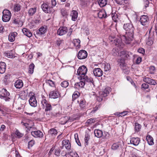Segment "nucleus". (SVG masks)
<instances>
[{
  "label": "nucleus",
  "instance_id": "nucleus-13",
  "mask_svg": "<svg viewBox=\"0 0 157 157\" xmlns=\"http://www.w3.org/2000/svg\"><path fill=\"white\" fill-rule=\"evenodd\" d=\"M149 20L148 17L147 15L141 16L140 18L141 24L143 25H145L147 23Z\"/></svg>",
  "mask_w": 157,
  "mask_h": 157
},
{
  "label": "nucleus",
  "instance_id": "nucleus-21",
  "mask_svg": "<svg viewBox=\"0 0 157 157\" xmlns=\"http://www.w3.org/2000/svg\"><path fill=\"white\" fill-rule=\"evenodd\" d=\"M17 35V33L16 32H14L10 33L8 37L9 40L11 42L14 41L15 40V37Z\"/></svg>",
  "mask_w": 157,
  "mask_h": 157
},
{
  "label": "nucleus",
  "instance_id": "nucleus-29",
  "mask_svg": "<svg viewBox=\"0 0 157 157\" xmlns=\"http://www.w3.org/2000/svg\"><path fill=\"white\" fill-rule=\"evenodd\" d=\"M78 13L76 10H73L71 12V15L72 17V19L73 21H75L78 17Z\"/></svg>",
  "mask_w": 157,
  "mask_h": 157
},
{
  "label": "nucleus",
  "instance_id": "nucleus-55",
  "mask_svg": "<svg viewBox=\"0 0 157 157\" xmlns=\"http://www.w3.org/2000/svg\"><path fill=\"white\" fill-rule=\"evenodd\" d=\"M35 144V141L33 140H31L29 142L28 148H29L32 147Z\"/></svg>",
  "mask_w": 157,
  "mask_h": 157
},
{
  "label": "nucleus",
  "instance_id": "nucleus-6",
  "mask_svg": "<svg viewBox=\"0 0 157 157\" xmlns=\"http://www.w3.org/2000/svg\"><path fill=\"white\" fill-rule=\"evenodd\" d=\"M10 94L6 89H2L0 91V98L2 99H4L6 101L9 100L10 98L7 97L9 96Z\"/></svg>",
  "mask_w": 157,
  "mask_h": 157
},
{
  "label": "nucleus",
  "instance_id": "nucleus-59",
  "mask_svg": "<svg viewBox=\"0 0 157 157\" xmlns=\"http://www.w3.org/2000/svg\"><path fill=\"white\" fill-rule=\"evenodd\" d=\"M85 104V102L83 100H81L80 101V102L79 103V105L80 107L82 109H83L84 108L85 106L84 105Z\"/></svg>",
  "mask_w": 157,
  "mask_h": 157
},
{
  "label": "nucleus",
  "instance_id": "nucleus-48",
  "mask_svg": "<svg viewBox=\"0 0 157 157\" xmlns=\"http://www.w3.org/2000/svg\"><path fill=\"white\" fill-rule=\"evenodd\" d=\"M61 13L63 17H67L68 15L67 11L64 9H62L61 10Z\"/></svg>",
  "mask_w": 157,
  "mask_h": 157
},
{
  "label": "nucleus",
  "instance_id": "nucleus-27",
  "mask_svg": "<svg viewBox=\"0 0 157 157\" xmlns=\"http://www.w3.org/2000/svg\"><path fill=\"white\" fill-rule=\"evenodd\" d=\"M22 31L24 34L27 37H30L32 36V34L28 29L24 28L22 29Z\"/></svg>",
  "mask_w": 157,
  "mask_h": 157
},
{
  "label": "nucleus",
  "instance_id": "nucleus-23",
  "mask_svg": "<svg viewBox=\"0 0 157 157\" xmlns=\"http://www.w3.org/2000/svg\"><path fill=\"white\" fill-rule=\"evenodd\" d=\"M98 17L101 19L105 18L107 15L105 10H103L100 11L98 13Z\"/></svg>",
  "mask_w": 157,
  "mask_h": 157
},
{
  "label": "nucleus",
  "instance_id": "nucleus-1",
  "mask_svg": "<svg viewBox=\"0 0 157 157\" xmlns=\"http://www.w3.org/2000/svg\"><path fill=\"white\" fill-rule=\"evenodd\" d=\"M87 71V68L84 65L79 67L77 70V74L79 76L78 77V78L87 81L88 77L86 75Z\"/></svg>",
  "mask_w": 157,
  "mask_h": 157
},
{
  "label": "nucleus",
  "instance_id": "nucleus-58",
  "mask_svg": "<svg viewBox=\"0 0 157 157\" xmlns=\"http://www.w3.org/2000/svg\"><path fill=\"white\" fill-rule=\"evenodd\" d=\"M144 6L145 8L148 7L149 4H150L149 1L147 0H144Z\"/></svg>",
  "mask_w": 157,
  "mask_h": 157
},
{
  "label": "nucleus",
  "instance_id": "nucleus-53",
  "mask_svg": "<svg viewBox=\"0 0 157 157\" xmlns=\"http://www.w3.org/2000/svg\"><path fill=\"white\" fill-rule=\"evenodd\" d=\"M76 135H75V141L77 143V144L79 146H81V145L80 142L78 138V135L77 134V136H76Z\"/></svg>",
  "mask_w": 157,
  "mask_h": 157
},
{
  "label": "nucleus",
  "instance_id": "nucleus-18",
  "mask_svg": "<svg viewBox=\"0 0 157 157\" xmlns=\"http://www.w3.org/2000/svg\"><path fill=\"white\" fill-rule=\"evenodd\" d=\"M144 81L146 82L147 83L149 84L155 85L156 84V82L153 79H151L150 78L148 77H146L143 79Z\"/></svg>",
  "mask_w": 157,
  "mask_h": 157
},
{
  "label": "nucleus",
  "instance_id": "nucleus-61",
  "mask_svg": "<svg viewBox=\"0 0 157 157\" xmlns=\"http://www.w3.org/2000/svg\"><path fill=\"white\" fill-rule=\"evenodd\" d=\"M138 52L141 54H144L145 53V50H144L142 48H139L138 50Z\"/></svg>",
  "mask_w": 157,
  "mask_h": 157
},
{
  "label": "nucleus",
  "instance_id": "nucleus-25",
  "mask_svg": "<svg viewBox=\"0 0 157 157\" xmlns=\"http://www.w3.org/2000/svg\"><path fill=\"white\" fill-rule=\"evenodd\" d=\"M147 141L148 144L150 145H152L154 144L153 137L149 135H147L146 137Z\"/></svg>",
  "mask_w": 157,
  "mask_h": 157
},
{
  "label": "nucleus",
  "instance_id": "nucleus-32",
  "mask_svg": "<svg viewBox=\"0 0 157 157\" xmlns=\"http://www.w3.org/2000/svg\"><path fill=\"white\" fill-rule=\"evenodd\" d=\"M36 8L35 7L30 8L28 11V14L29 16H33L36 12Z\"/></svg>",
  "mask_w": 157,
  "mask_h": 157
},
{
  "label": "nucleus",
  "instance_id": "nucleus-57",
  "mask_svg": "<svg viewBox=\"0 0 157 157\" xmlns=\"http://www.w3.org/2000/svg\"><path fill=\"white\" fill-rule=\"evenodd\" d=\"M63 44V40L59 39L56 41V44L58 46H60Z\"/></svg>",
  "mask_w": 157,
  "mask_h": 157
},
{
  "label": "nucleus",
  "instance_id": "nucleus-36",
  "mask_svg": "<svg viewBox=\"0 0 157 157\" xmlns=\"http://www.w3.org/2000/svg\"><path fill=\"white\" fill-rule=\"evenodd\" d=\"M98 3L101 7H103L107 4V0H99Z\"/></svg>",
  "mask_w": 157,
  "mask_h": 157
},
{
  "label": "nucleus",
  "instance_id": "nucleus-22",
  "mask_svg": "<svg viewBox=\"0 0 157 157\" xmlns=\"http://www.w3.org/2000/svg\"><path fill=\"white\" fill-rule=\"evenodd\" d=\"M22 81L20 79L17 80L15 83L14 86L16 88H21L23 86Z\"/></svg>",
  "mask_w": 157,
  "mask_h": 157
},
{
  "label": "nucleus",
  "instance_id": "nucleus-26",
  "mask_svg": "<svg viewBox=\"0 0 157 157\" xmlns=\"http://www.w3.org/2000/svg\"><path fill=\"white\" fill-rule=\"evenodd\" d=\"M82 81H80L79 82L76 83L75 84V88H82L84 87L85 85V82L84 81H85L84 80H82Z\"/></svg>",
  "mask_w": 157,
  "mask_h": 157
},
{
  "label": "nucleus",
  "instance_id": "nucleus-64",
  "mask_svg": "<svg viewBox=\"0 0 157 157\" xmlns=\"http://www.w3.org/2000/svg\"><path fill=\"white\" fill-rule=\"evenodd\" d=\"M142 58L141 57H138L136 60V63L137 64H139L141 61Z\"/></svg>",
  "mask_w": 157,
  "mask_h": 157
},
{
  "label": "nucleus",
  "instance_id": "nucleus-12",
  "mask_svg": "<svg viewBox=\"0 0 157 157\" xmlns=\"http://www.w3.org/2000/svg\"><path fill=\"white\" fill-rule=\"evenodd\" d=\"M93 72L95 76L100 77L103 75V72L100 68H95L94 69Z\"/></svg>",
  "mask_w": 157,
  "mask_h": 157
},
{
  "label": "nucleus",
  "instance_id": "nucleus-54",
  "mask_svg": "<svg viewBox=\"0 0 157 157\" xmlns=\"http://www.w3.org/2000/svg\"><path fill=\"white\" fill-rule=\"evenodd\" d=\"M10 75L9 74H8L5 76L4 78V81L6 82H8L9 81V79L10 78Z\"/></svg>",
  "mask_w": 157,
  "mask_h": 157
},
{
  "label": "nucleus",
  "instance_id": "nucleus-30",
  "mask_svg": "<svg viewBox=\"0 0 157 157\" xmlns=\"http://www.w3.org/2000/svg\"><path fill=\"white\" fill-rule=\"evenodd\" d=\"M94 133L96 137L98 138L101 137L103 135L102 131L99 129H96L94 131Z\"/></svg>",
  "mask_w": 157,
  "mask_h": 157
},
{
  "label": "nucleus",
  "instance_id": "nucleus-38",
  "mask_svg": "<svg viewBox=\"0 0 157 157\" xmlns=\"http://www.w3.org/2000/svg\"><path fill=\"white\" fill-rule=\"evenodd\" d=\"M96 120V118H90L87 121L86 123L88 125H90L95 122Z\"/></svg>",
  "mask_w": 157,
  "mask_h": 157
},
{
  "label": "nucleus",
  "instance_id": "nucleus-47",
  "mask_svg": "<svg viewBox=\"0 0 157 157\" xmlns=\"http://www.w3.org/2000/svg\"><path fill=\"white\" fill-rule=\"evenodd\" d=\"M141 127V125L138 123H136L135 125V129L136 131L138 132Z\"/></svg>",
  "mask_w": 157,
  "mask_h": 157
},
{
  "label": "nucleus",
  "instance_id": "nucleus-7",
  "mask_svg": "<svg viewBox=\"0 0 157 157\" xmlns=\"http://www.w3.org/2000/svg\"><path fill=\"white\" fill-rule=\"evenodd\" d=\"M71 147V144L69 140H64L62 141V145L60 147V148L61 150H62L64 147H65L67 150H69L70 149Z\"/></svg>",
  "mask_w": 157,
  "mask_h": 157
},
{
  "label": "nucleus",
  "instance_id": "nucleus-34",
  "mask_svg": "<svg viewBox=\"0 0 157 157\" xmlns=\"http://www.w3.org/2000/svg\"><path fill=\"white\" fill-rule=\"evenodd\" d=\"M113 41V43L115 44L116 46L119 47L121 46V40L120 39L116 38L114 40H111V41Z\"/></svg>",
  "mask_w": 157,
  "mask_h": 157
},
{
  "label": "nucleus",
  "instance_id": "nucleus-24",
  "mask_svg": "<svg viewBox=\"0 0 157 157\" xmlns=\"http://www.w3.org/2000/svg\"><path fill=\"white\" fill-rule=\"evenodd\" d=\"M6 63L3 62L0 63V73H4L6 70Z\"/></svg>",
  "mask_w": 157,
  "mask_h": 157
},
{
  "label": "nucleus",
  "instance_id": "nucleus-31",
  "mask_svg": "<svg viewBox=\"0 0 157 157\" xmlns=\"http://www.w3.org/2000/svg\"><path fill=\"white\" fill-rule=\"evenodd\" d=\"M149 33H150V35L147 40V44L148 45H151L153 44L154 38L153 35L151 36L150 31H149Z\"/></svg>",
  "mask_w": 157,
  "mask_h": 157
},
{
  "label": "nucleus",
  "instance_id": "nucleus-37",
  "mask_svg": "<svg viewBox=\"0 0 157 157\" xmlns=\"http://www.w3.org/2000/svg\"><path fill=\"white\" fill-rule=\"evenodd\" d=\"M34 67L35 65L33 63H32L29 65V73L31 74L33 73Z\"/></svg>",
  "mask_w": 157,
  "mask_h": 157
},
{
  "label": "nucleus",
  "instance_id": "nucleus-39",
  "mask_svg": "<svg viewBox=\"0 0 157 157\" xmlns=\"http://www.w3.org/2000/svg\"><path fill=\"white\" fill-rule=\"evenodd\" d=\"M128 113V111H124L121 112H117L116 113V115H119V117L124 116L126 115Z\"/></svg>",
  "mask_w": 157,
  "mask_h": 157
},
{
  "label": "nucleus",
  "instance_id": "nucleus-56",
  "mask_svg": "<svg viewBox=\"0 0 157 157\" xmlns=\"http://www.w3.org/2000/svg\"><path fill=\"white\" fill-rule=\"evenodd\" d=\"M40 32L41 33V34H44L46 31V29L44 27H42L39 29Z\"/></svg>",
  "mask_w": 157,
  "mask_h": 157
},
{
  "label": "nucleus",
  "instance_id": "nucleus-50",
  "mask_svg": "<svg viewBox=\"0 0 157 157\" xmlns=\"http://www.w3.org/2000/svg\"><path fill=\"white\" fill-rule=\"evenodd\" d=\"M69 85V83L68 82L66 81H63L61 84V86L63 88H66Z\"/></svg>",
  "mask_w": 157,
  "mask_h": 157
},
{
  "label": "nucleus",
  "instance_id": "nucleus-10",
  "mask_svg": "<svg viewBox=\"0 0 157 157\" xmlns=\"http://www.w3.org/2000/svg\"><path fill=\"white\" fill-rule=\"evenodd\" d=\"M29 103L32 107H35L37 106V102L34 95H33L30 97L29 100Z\"/></svg>",
  "mask_w": 157,
  "mask_h": 157
},
{
  "label": "nucleus",
  "instance_id": "nucleus-46",
  "mask_svg": "<svg viewBox=\"0 0 157 157\" xmlns=\"http://www.w3.org/2000/svg\"><path fill=\"white\" fill-rule=\"evenodd\" d=\"M61 149L59 148H56L54 150L55 155L58 156H59L60 155V152H61Z\"/></svg>",
  "mask_w": 157,
  "mask_h": 157
},
{
  "label": "nucleus",
  "instance_id": "nucleus-15",
  "mask_svg": "<svg viewBox=\"0 0 157 157\" xmlns=\"http://www.w3.org/2000/svg\"><path fill=\"white\" fill-rule=\"evenodd\" d=\"M50 97L52 98H56L60 96V94L59 92L56 90L51 92L49 94Z\"/></svg>",
  "mask_w": 157,
  "mask_h": 157
},
{
  "label": "nucleus",
  "instance_id": "nucleus-45",
  "mask_svg": "<svg viewBox=\"0 0 157 157\" xmlns=\"http://www.w3.org/2000/svg\"><path fill=\"white\" fill-rule=\"evenodd\" d=\"M119 145L120 144L118 143L113 144L112 146V149L113 150H117L119 147Z\"/></svg>",
  "mask_w": 157,
  "mask_h": 157
},
{
  "label": "nucleus",
  "instance_id": "nucleus-33",
  "mask_svg": "<svg viewBox=\"0 0 157 157\" xmlns=\"http://www.w3.org/2000/svg\"><path fill=\"white\" fill-rule=\"evenodd\" d=\"M5 56L8 58H13L14 57V55L13 53V51H8L5 52Z\"/></svg>",
  "mask_w": 157,
  "mask_h": 157
},
{
  "label": "nucleus",
  "instance_id": "nucleus-17",
  "mask_svg": "<svg viewBox=\"0 0 157 157\" xmlns=\"http://www.w3.org/2000/svg\"><path fill=\"white\" fill-rule=\"evenodd\" d=\"M144 81L146 82L147 83L149 84L155 85L156 84V82L153 79H151L150 78L148 77H146L143 79Z\"/></svg>",
  "mask_w": 157,
  "mask_h": 157
},
{
  "label": "nucleus",
  "instance_id": "nucleus-41",
  "mask_svg": "<svg viewBox=\"0 0 157 157\" xmlns=\"http://www.w3.org/2000/svg\"><path fill=\"white\" fill-rule=\"evenodd\" d=\"M112 52L114 56H118L119 54L118 49L117 48H114L112 50Z\"/></svg>",
  "mask_w": 157,
  "mask_h": 157
},
{
  "label": "nucleus",
  "instance_id": "nucleus-49",
  "mask_svg": "<svg viewBox=\"0 0 157 157\" xmlns=\"http://www.w3.org/2000/svg\"><path fill=\"white\" fill-rule=\"evenodd\" d=\"M15 134L16 135L17 137L18 138H20L23 136V134L21 133L19 131L17 130L15 132Z\"/></svg>",
  "mask_w": 157,
  "mask_h": 157
},
{
  "label": "nucleus",
  "instance_id": "nucleus-5",
  "mask_svg": "<svg viewBox=\"0 0 157 157\" xmlns=\"http://www.w3.org/2000/svg\"><path fill=\"white\" fill-rule=\"evenodd\" d=\"M2 21L5 22L9 21L11 16L10 12L8 10H4L2 12Z\"/></svg>",
  "mask_w": 157,
  "mask_h": 157
},
{
  "label": "nucleus",
  "instance_id": "nucleus-14",
  "mask_svg": "<svg viewBox=\"0 0 157 157\" xmlns=\"http://www.w3.org/2000/svg\"><path fill=\"white\" fill-rule=\"evenodd\" d=\"M130 142L131 144L137 146L140 142V140L138 137H132L131 139Z\"/></svg>",
  "mask_w": 157,
  "mask_h": 157
},
{
  "label": "nucleus",
  "instance_id": "nucleus-3",
  "mask_svg": "<svg viewBox=\"0 0 157 157\" xmlns=\"http://www.w3.org/2000/svg\"><path fill=\"white\" fill-rule=\"evenodd\" d=\"M123 28L125 30L126 34L130 37H133L134 28L132 24L130 23L125 24L124 25Z\"/></svg>",
  "mask_w": 157,
  "mask_h": 157
},
{
  "label": "nucleus",
  "instance_id": "nucleus-35",
  "mask_svg": "<svg viewBox=\"0 0 157 157\" xmlns=\"http://www.w3.org/2000/svg\"><path fill=\"white\" fill-rule=\"evenodd\" d=\"M66 157H79V156L75 152L71 151L67 155Z\"/></svg>",
  "mask_w": 157,
  "mask_h": 157
},
{
  "label": "nucleus",
  "instance_id": "nucleus-19",
  "mask_svg": "<svg viewBox=\"0 0 157 157\" xmlns=\"http://www.w3.org/2000/svg\"><path fill=\"white\" fill-rule=\"evenodd\" d=\"M144 81L146 82L147 83L149 84L155 85L156 84V82L153 79H151L150 78L148 77H146L143 79Z\"/></svg>",
  "mask_w": 157,
  "mask_h": 157
},
{
  "label": "nucleus",
  "instance_id": "nucleus-63",
  "mask_svg": "<svg viewBox=\"0 0 157 157\" xmlns=\"http://www.w3.org/2000/svg\"><path fill=\"white\" fill-rule=\"evenodd\" d=\"M126 78L127 80L129 81L132 85H135L134 83L133 82L130 77H127Z\"/></svg>",
  "mask_w": 157,
  "mask_h": 157
},
{
  "label": "nucleus",
  "instance_id": "nucleus-43",
  "mask_svg": "<svg viewBox=\"0 0 157 157\" xmlns=\"http://www.w3.org/2000/svg\"><path fill=\"white\" fill-rule=\"evenodd\" d=\"M104 70L105 71H107L110 69V67L109 63H105L104 66Z\"/></svg>",
  "mask_w": 157,
  "mask_h": 157
},
{
  "label": "nucleus",
  "instance_id": "nucleus-52",
  "mask_svg": "<svg viewBox=\"0 0 157 157\" xmlns=\"http://www.w3.org/2000/svg\"><path fill=\"white\" fill-rule=\"evenodd\" d=\"M46 83H48L51 87H55L54 82L51 80H48L47 81Z\"/></svg>",
  "mask_w": 157,
  "mask_h": 157
},
{
  "label": "nucleus",
  "instance_id": "nucleus-11",
  "mask_svg": "<svg viewBox=\"0 0 157 157\" xmlns=\"http://www.w3.org/2000/svg\"><path fill=\"white\" fill-rule=\"evenodd\" d=\"M31 135L35 137H42L43 134L39 130L37 131H33L31 132Z\"/></svg>",
  "mask_w": 157,
  "mask_h": 157
},
{
  "label": "nucleus",
  "instance_id": "nucleus-51",
  "mask_svg": "<svg viewBox=\"0 0 157 157\" xmlns=\"http://www.w3.org/2000/svg\"><path fill=\"white\" fill-rule=\"evenodd\" d=\"M80 41L79 39H75L74 40L73 43L75 46H78L80 45Z\"/></svg>",
  "mask_w": 157,
  "mask_h": 157
},
{
  "label": "nucleus",
  "instance_id": "nucleus-4",
  "mask_svg": "<svg viewBox=\"0 0 157 157\" xmlns=\"http://www.w3.org/2000/svg\"><path fill=\"white\" fill-rule=\"evenodd\" d=\"M43 106V108L44 109L45 111L47 112L51 111L52 109V107L50 103L45 99H43L41 101Z\"/></svg>",
  "mask_w": 157,
  "mask_h": 157
},
{
  "label": "nucleus",
  "instance_id": "nucleus-42",
  "mask_svg": "<svg viewBox=\"0 0 157 157\" xmlns=\"http://www.w3.org/2000/svg\"><path fill=\"white\" fill-rule=\"evenodd\" d=\"M111 17L113 20L115 22L117 21V19L118 18V15L116 13H112L111 14Z\"/></svg>",
  "mask_w": 157,
  "mask_h": 157
},
{
  "label": "nucleus",
  "instance_id": "nucleus-8",
  "mask_svg": "<svg viewBox=\"0 0 157 157\" xmlns=\"http://www.w3.org/2000/svg\"><path fill=\"white\" fill-rule=\"evenodd\" d=\"M87 52L84 50H82L78 52L77 57L79 59H84L87 57Z\"/></svg>",
  "mask_w": 157,
  "mask_h": 157
},
{
  "label": "nucleus",
  "instance_id": "nucleus-40",
  "mask_svg": "<svg viewBox=\"0 0 157 157\" xmlns=\"http://www.w3.org/2000/svg\"><path fill=\"white\" fill-rule=\"evenodd\" d=\"M90 136L89 134H86L85 135V138L84 140L85 141V145H88V141L90 140Z\"/></svg>",
  "mask_w": 157,
  "mask_h": 157
},
{
  "label": "nucleus",
  "instance_id": "nucleus-60",
  "mask_svg": "<svg viewBox=\"0 0 157 157\" xmlns=\"http://www.w3.org/2000/svg\"><path fill=\"white\" fill-rule=\"evenodd\" d=\"M100 107V105H96L94 108L91 111V113H94L95 111H96L98 109V108Z\"/></svg>",
  "mask_w": 157,
  "mask_h": 157
},
{
  "label": "nucleus",
  "instance_id": "nucleus-20",
  "mask_svg": "<svg viewBox=\"0 0 157 157\" xmlns=\"http://www.w3.org/2000/svg\"><path fill=\"white\" fill-rule=\"evenodd\" d=\"M48 134L51 137L53 138L57 134V132L56 129L52 128L48 131Z\"/></svg>",
  "mask_w": 157,
  "mask_h": 157
},
{
  "label": "nucleus",
  "instance_id": "nucleus-28",
  "mask_svg": "<svg viewBox=\"0 0 157 157\" xmlns=\"http://www.w3.org/2000/svg\"><path fill=\"white\" fill-rule=\"evenodd\" d=\"M117 62H118V64L121 67H124L125 65L124 60L123 58L120 57L118 59Z\"/></svg>",
  "mask_w": 157,
  "mask_h": 157
},
{
  "label": "nucleus",
  "instance_id": "nucleus-2",
  "mask_svg": "<svg viewBox=\"0 0 157 157\" xmlns=\"http://www.w3.org/2000/svg\"><path fill=\"white\" fill-rule=\"evenodd\" d=\"M52 7H50L49 6L48 3V2L47 3H43L41 6V7L43 10L46 13H50L52 11V8L53 6H55L56 4V0H51Z\"/></svg>",
  "mask_w": 157,
  "mask_h": 157
},
{
  "label": "nucleus",
  "instance_id": "nucleus-9",
  "mask_svg": "<svg viewBox=\"0 0 157 157\" xmlns=\"http://www.w3.org/2000/svg\"><path fill=\"white\" fill-rule=\"evenodd\" d=\"M67 32V29L66 27H61L57 31V34L60 36H62L65 34Z\"/></svg>",
  "mask_w": 157,
  "mask_h": 157
},
{
  "label": "nucleus",
  "instance_id": "nucleus-44",
  "mask_svg": "<svg viewBox=\"0 0 157 157\" xmlns=\"http://www.w3.org/2000/svg\"><path fill=\"white\" fill-rule=\"evenodd\" d=\"M21 6L19 4H16L14 5V10L15 11L18 12L20 11L21 9Z\"/></svg>",
  "mask_w": 157,
  "mask_h": 157
},
{
  "label": "nucleus",
  "instance_id": "nucleus-16",
  "mask_svg": "<svg viewBox=\"0 0 157 157\" xmlns=\"http://www.w3.org/2000/svg\"><path fill=\"white\" fill-rule=\"evenodd\" d=\"M99 94L100 96L103 97H105L107 96L109 93V91L106 89H99Z\"/></svg>",
  "mask_w": 157,
  "mask_h": 157
},
{
  "label": "nucleus",
  "instance_id": "nucleus-62",
  "mask_svg": "<svg viewBox=\"0 0 157 157\" xmlns=\"http://www.w3.org/2000/svg\"><path fill=\"white\" fill-rule=\"evenodd\" d=\"M67 153L66 152V151L64 150H63L61 151V155L63 156H64L67 155Z\"/></svg>",
  "mask_w": 157,
  "mask_h": 157
}]
</instances>
